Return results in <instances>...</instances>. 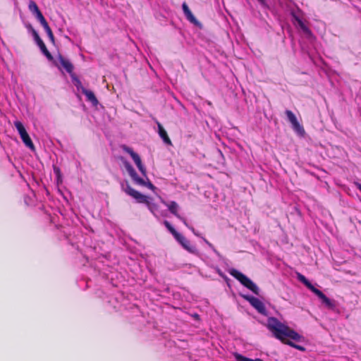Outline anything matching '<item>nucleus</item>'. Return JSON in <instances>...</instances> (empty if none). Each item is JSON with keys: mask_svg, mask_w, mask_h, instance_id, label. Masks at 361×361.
<instances>
[{"mask_svg": "<svg viewBox=\"0 0 361 361\" xmlns=\"http://www.w3.org/2000/svg\"><path fill=\"white\" fill-rule=\"evenodd\" d=\"M267 329L272 333L274 336L284 343H286L298 350H305V348L296 345L290 340L295 341H300L302 336L286 324L281 322L275 317H269L266 324Z\"/></svg>", "mask_w": 361, "mask_h": 361, "instance_id": "1", "label": "nucleus"}, {"mask_svg": "<svg viewBox=\"0 0 361 361\" xmlns=\"http://www.w3.org/2000/svg\"><path fill=\"white\" fill-rule=\"evenodd\" d=\"M175 238L183 246V247L189 252L192 254H196L197 252L196 247L192 245L190 241L180 233L176 234Z\"/></svg>", "mask_w": 361, "mask_h": 361, "instance_id": "9", "label": "nucleus"}, {"mask_svg": "<svg viewBox=\"0 0 361 361\" xmlns=\"http://www.w3.org/2000/svg\"><path fill=\"white\" fill-rule=\"evenodd\" d=\"M164 224L165 226L167 228V229L170 231V233L173 235L174 238L176 236V234L179 233L174 229V228L171 225V224L169 221H164Z\"/></svg>", "mask_w": 361, "mask_h": 361, "instance_id": "22", "label": "nucleus"}, {"mask_svg": "<svg viewBox=\"0 0 361 361\" xmlns=\"http://www.w3.org/2000/svg\"><path fill=\"white\" fill-rule=\"evenodd\" d=\"M14 126L16 128L20 136H23V135L27 133L25 128H24L23 123L19 121H16L14 122Z\"/></svg>", "mask_w": 361, "mask_h": 361, "instance_id": "19", "label": "nucleus"}, {"mask_svg": "<svg viewBox=\"0 0 361 361\" xmlns=\"http://www.w3.org/2000/svg\"><path fill=\"white\" fill-rule=\"evenodd\" d=\"M233 356L235 358L236 361H263L260 358H256V359L247 358V357H244V356H243L240 354L237 353H234Z\"/></svg>", "mask_w": 361, "mask_h": 361, "instance_id": "20", "label": "nucleus"}, {"mask_svg": "<svg viewBox=\"0 0 361 361\" xmlns=\"http://www.w3.org/2000/svg\"><path fill=\"white\" fill-rule=\"evenodd\" d=\"M231 274L238 279L243 286L252 291L255 294H259V288L248 277L238 270L232 269Z\"/></svg>", "mask_w": 361, "mask_h": 361, "instance_id": "4", "label": "nucleus"}, {"mask_svg": "<svg viewBox=\"0 0 361 361\" xmlns=\"http://www.w3.org/2000/svg\"><path fill=\"white\" fill-rule=\"evenodd\" d=\"M54 172L59 176V169L58 168H54Z\"/></svg>", "mask_w": 361, "mask_h": 361, "instance_id": "28", "label": "nucleus"}, {"mask_svg": "<svg viewBox=\"0 0 361 361\" xmlns=\"http://www.w3.org/2000/svg\"><path fill=\"white\" fill-rule=\"evenodd\" d=\"M47 35H48V37H49V39H50L52 42H54V37L53 33H52V32H50V33H49V34H48Z\"/></svg>", "mask_w": 361, "mask_h": 361, "instance_id": "26", "label": "nucleus"}, {"mask_svg": "<svg viewBox=\"0 0 361 361\" xmlns=\"http://www.w3.org/2000/svg\"><path fill=\"white\" fill-rule=\"evenodd\" d=\"M286 114L288 119V121L292 126L293 130L299 135L303 136L305 133L304 128L298 122L295 115L290 110L286 111Z\"/></svg>", "mask_w": 361, "mask_h": 361, "instance_id": "5", "label": "nucleus"}, {"mask_svg": "<svg viewBox=\"0 0 361 361\" xmlns=\"http://www.w3.org/2000/svg\"><path fill=\"white\" fill-rule=\"evenodd\" d=\"M262 4H264V0H258Z\"/></svg>", "mask_w": 361, "mask_h": 361, "instance_id": "29", "label": "nucleus"}, {"mask_svg": "<svg viewBox=\"0 0 361 361\" xmlns=\"http://www.w3.org/2000/svg\"><path fill=\"white\" fill-rule=\"evenodd\" d=\"M32 34H33L35 40L37 44L40 48L42 52L47 57L48 59L51 60L52 59L51 54H50V52L47 49L44 43L43 42V41L39 37V36L38 35L37 32L35 30H32Z\"/></svg>", "mask_w": 361, "mask_h": 361, "instance_id": "11", "label": "nucleus"}, {"mask_svg": "<svg viewBox=\"0 0 361 361\" xmlns=\"http://www.w3.org/2000/svg\"><path fill=\"white\" fill-rule=\"evenodd\" d=\"M124 166L128 171V174L133 179V182L141 186H145L151 190L154 189V186L153 184L147 178V181H146L145 179L140 178L133 167L130 165L129 162L127 161H123Z\"/></svg>", "mask_w": 361, "mask_h": 361, "instance_id": "3", "label": "nucleus"}, {"mask_svg": "<svg viewBox=\"0 0 361 361\" xmlns=\"http://www.w3.org/2000/svg\"><path fill=\"white\" fill-rule=\"evenodd\" d=\"M159 135L162 138L163 141L167 145H171L170 138L169 137L166 131L164 130L163 126L158 123Z\"/></svg>", "mask_w": 361, "mask_h": 361, "instance_id": "15", "label": "nucleus"}, {"mask_svg": "<svg viewBox=\"0 0 361 361\" xmlns=\"http://www.w3.org/2000/svg\"><path fill=\"white\" fill-rule=\"evenodd\" d=\"M35 16L36 18L39 21V23L42 25V26L45 25L46 23H47L46 19L43 16V15L41 13V11L39 13H37V15H35Z\"/></svg>", "mask_w": 361, "mask_h": 361, "instance_id": "23", "label": "nucleus"}, {"mask_svg": "<svg viewBox=\"0 0 361 361\" xmlns=\"http://www.w3.org/2000/svg\"><path fill=\"white\" fill-rule=\"evenodd\" d=\"M122 149L130 155L139 171L144 176L147 177L146 169L142 164L140 156L137 153L134 152V151L130 147L126 145H123Z\"/></svg>", "mask_w": 361, "mask_h": 361, "instance_id": "7", "label": "nucleus"}, {"mask_svg": "<svg viewBox=\"0 0 361 361\" xmlns=\"http://www.w3.org/2000/svg\"><path fill=\"white\" fill-rule=\"evenodd\" d=\"M313 293L322 301V302L329 309H334L336 307L335 301L328 298L321 290L316 288Z\"/></svg>", "mask_w": 361, "mask_h": 361, "instance_id": "10", "label": "nucleus"}, {"mask_svg": "<svg viewBox=\"0 0 361 361\" xmlns=\"http://www.w3.org/2000/svg\"><path fill=\"white\" fill-rule=\"evenodd\" d=\"M243 298L247 300L250 305L255 307L259 313L266 315L267 310L264 304L258 298L250 295H243Z\"/></svg>", "mask_w": 361, "mask_h": 361, "instance_id": "8", "label": "nucleus"}, {"mask_svg": "<svg viewBox=\"0 0 361 361\" xmlns=\"http://www.w3.org/2000/svg\"><path fill=\"white\" fill-rule=\"evenodd\" d=\"M202 239H203L204 242L207 245H208V246H209V247H211V248L214 250V252H216V254H218V252L216 250V249L214 248V247L213 246V245H212V244H211V243H209L207 239H205V238H202Z\"/></svg>", "mask_w": 361, "mask_h": 361, "instance_id": "24", "label": "nucleus"}, {"mask_svg": "<svg viewBox=\"0 0 361 361\" xmlns=\"http://www.w3.org/2000/svg\"><path fill=\"white\" fill-rule=\"evenodd\" d=\"M163 204H164L169 209V210L173 214H174L176 217H178L179 219H180L183 224L187 226L192 231V233L195 235H197L199 236V234L195 232V229L193 227H191L190 226L185 219H184L183 217L180 216L178 212V209H179V207H178V204L174 202V201H172V202H166V201L164 200H162L161 201Z\"/></svg>", "mask_w": 361, "mask_h": 361, "instance_id": "6", "label": "nucleus"}, {"mask_svg": "<svg viewBox=\"0 0 361 361\" xmlns=\"http://www.w3.org/2000/svg\"><path fill=\"white\" fill-rule=\"evenodd\" d=\"M121 187L126 194L135 199L137 202L146 204L150 212L155 214V212L157 210L158 207L156 204L150 201L149 197L133 189L127 182L126 183H122Z\"/></svg>", "mask_w": 361, "mask_h": 361, "instance_id": "2", "label": "nucleus"}, {"mask_svg": "<svg viewBox=\"0 0 361 361\" xmlns=\"http://www.w3.org/2000/svg\"><path fill=\"white\" fill-rule=\"evenodd\" d=\"M354 184L357 187V188L361 191V184L357 182H355Z\"/></svg>", "mask_w": 361, "mask_h": 361, "instance_id": "27", "label": "nucleus"}, {"mask_svg": "<svg viewBox=\"0 0 361 361\" xmlns=\"http://www.w3.org/2000/svg\"><path fill=\"white\" fill-rule=\"evenodd\" d=\"M42 27H44V29L45 30L47 34H49L50 32H52L51 28L49 27L48 23H46L45 25H42Z\"/></svg>", "mask_w": 361, "mask_h": 361, "instance_id": "25", "label": "nucleus"}, {"mask_svg": "<svg viewBox=\"0 0 361 361\" xmlns=\"http://www.w3.org/2000/svg\"><path fill=\"white\" fill-rule=\"evenodd\" d=\"M298 280L302 283L307 288H309L312 292L313 290H315L316 288L314 287L312 283L301 274H298Z\"/></svg>", "mask_w": 361, "mask_h": 361, "instance_id": "17", "label": "nucleus"}, {"mask_svg": "<svg viewBox=\"0 0 361 361\" xmlns=\"http://www.w3.org/2000/svg\"><path fill=\"white\" fill-rule=\"evenodd\" d=\"M59 61L60 62L61 66L64 69H66V71L68 73H71L73 72V64L68 60H67L66 59L63 57L61 55H59Z\"/></svg>", "mask_w": 361, "mask_h": 361, "instance_id": "13", "label": "nucleus"}, {"mask_svg": "<svg viewBox=\"0 0 361 361\" xmlns=\"http://www.w3.org/2000/svg\"><path fill=\"white\" fill-rule=\"evenodd\" d=\"M20 137L26 147H27L31 150H35V146H34L28 133L23 135Z\"/></svg>", "mask_w": 361, "mask_h": 361, "instance_id": "18", "label": "nucleus"}, {"mask_svg": "<svg viewBox=\"0 0 361 361\" xmlns=\"http://www.w3.org/2000/svg\"><path fill=\"white\" fill-rule=\"evenodd\" d=\"M82 92L86 96L87 99L93 105L96 106L98 104V101L94 96L93 92L81 87Z\"/></svg>", "mask_w": 361, "mask_h": 361, "instance_id": "12", "label": "nucleus"}, {"mask_svg": "<svg viewBox=\"0 0 361 361\" xmlns=\"http://www.w3.org/2000/svg\"><path fill=\"white\" fill-rule=\"evenodd\" d=\"M182 7H183V13H184L185 16H186L187 19L190 22L196 24L197 23L196 20V18H195V16L190 11L188 5L185 3H183Z\"/></svg>", "mask_w": 361, "mask_h": 361, "instance_id": "14", "label": "nucleus"}, {"mask_svg": "<svg viewBox=\"0 0 361 361\" xmlns=\"http://www.w3.org/2000/svg\"><path fill=\"white\" fill-rule=\"evenodd\" d=\"M29 9L33 15H37L40 12L37 5L33 1H31L29 4Z\"/></svg>", "mask_w": 361, "mask_h": 361, "instance_id": "21", "label": "nucleus"}, {"mask_svg": "<svg viewBox=\"0 0 361 361\" xmlns=\"http://www.w3.org/2000/svg\"><path fill=\"white\" fill-rule=\"evenodd\" d=\"M295 21L297 22V26H298L303 33L307 37L312 36V32L310 29L305 25V23L298 17H295Z\"/></svg>", "mask_w": 361, "mask_h": 361, "instance_id": "16", "label": "nucleus"}]
</instances>
